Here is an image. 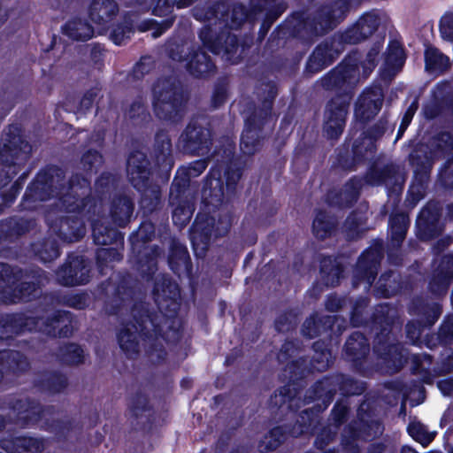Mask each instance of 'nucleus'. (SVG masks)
Here are the masks:
<instances>
[{"mask_svg": "<svg viewBox=\"0 0 453 453\" xmlns=\"http://www.w3.org/2000/svg\"><path fill=\"white\" fill-rule=\"evenodd\" d=\"M174 22V17H171L167 19L163 20L161 23H157L153 19H149L142 22L139 26L141 31L152 30V36L157 38L160 36L164 32L168 30Z\"/></svg>", "mask_w": 453, "mask_h": 453, "instance_id": "45", "label": "nucleus"}, {"mask_svg": "<svg viewBox=\"0 0 453 453\" xmlns=\"http://www.w3.org/2000/svg\"><path fill=\"white\" fill-rule=\"evenodd\" d=\"M391 237L395 244L398 245L405 237L409 219L404 213H399L392 216L389 220Z\"/></svg>", "mask_w": 453, "mask_h": 453, "instance_id": "37", "label": "nucleus"}, {"mask_svg": "<svg viewBox=\"0 0 453 453\" xmlns=\"http://www.w3.org/2000/svg\"><path fill=\"white\" fill-rule=\"evenodd\" d=\"M285 439V434L282 427H275L266 434L259 443L261 451H267L276 449Z\"/></svg>", "mask_w": 453, "mask_h": 453, "instance_id": "44", "label": "nucleus"}, {"mask_svg": "<svg viewBox=\"0 0 453 453\" xmlns=\"http://www.w3.org/2000/svg\"><path fill=\"white\" fill-rule=\"evenodd\" d=\"M383 94L380 88H368L358 96L355 104V117L360 122L372 119L380 111Z\"/></svg>", "mask_w": 453, "mask_h": 453, "instance_id": "17", "label": "nucleus"}, {"mask_svg": "<svg viewBox=\"0 0 453 453\" xmlns=\"http://www.w3.org/2000/svg\"><path fill=\"white\" fill-rule=\"evenodd\" d=\"M257 132L255 118L248 119L241 138V150L244 154L252 155L259 149Z\"/></svg>", "mask_w": 453, "mask_h": 453, "instance_id": "31", "label": "nucleus"}, {"mask_svg": "<svg viewBox=\"0 0 453 453\" xmlns=\"http://www.w3.org/2000/svg\"><path fill=\"white\" fill-rule=\"evenodd\" d=\"M302 332L309 338H313L319 334L320 328L319 325L316 321L315 316H312L305 320L303 325Z\"/></svg>", "mask_w": 453, "mask_h": 453, "instance_id": "56", "label": "nucleus"}, {"mask_svg": "<svg viewBox=\"0 0 453 453\" xmlns=\"http://www.w3.org/2000/svg\"><path fill=\"white\" fill-rule=\"evenodd\" d=\"M155 234L154 226L151 223H142L137 232L130 237L133 251H138L141 257L137 260V269L142 274H152L157 269L156 257L159 251L157 247L143 246L150 241Z\"/></svg>", "mask_w": 453, "mask_h": 453, "instance_id": "7", "label": "nucleus"}, {"mask_svg": "<svg viewBox=\"0 0 453 453\" xmlns=\"http://www.w3.org/2000/svg\"><path fill=\"white\" fill-rule=\"evenodd\" d=\"M90 269L83 257L76 256L65 264L57 273V279L61 285L75 286L88 281Z\"/></svg>", "mask_w": 453, "mask_h": 453, "instance_id": "15", "label": "nucleus"}, {"mask_svg": "<svg viewBox=\"0 0 453 453\" xmlns=\"http://www.w3.org/2000/svg\"><path fill=\"white\" fill-rule=\"evenodd\" d=\"M348 412V408L341 403H338L334 406L332 415L334 420L335 425H339L345 419V417Z\"/></svg>", "mask_w": 453, "mask_h": 453, "instance_id": "61", "label": "nucleus"}, {"mask_svg": "<svg viewBox=\"0 0 453 453\" xmlns=\"http://www.w3.org/2000/svg\"><path fill=\"white\" fill-rule=\"evenodd\" d=\"M132 29L129 26H117L111 34V39L115 44L120 45L130 37Z\"/></svg>", "mask_w": 453, "mask_h": 453, "instance_id": "53", "label": "nucleus"}, {"mask_svg": "<svg viewBox=\"0 0 453 453\" xmlns=\"http://www.w3.org/2000/svg\"><path fill=\"white\" fill-rule=\"evenodd\" d=\"M226 97V92L224 88H218L215 89L212 96V104L214 107H219L221 105Z\"/></svg>", "mask_w": 453, "mask_h": 453, "instance_id": "64", "label": "nucleus"}, {"mask_svg": "<svg viewBox=\"0 0 453 453\" xmlns=\"http://www.w3.org/2000/svg\"><path fill=\"white\" fill-rule=\"evenodd\" d=\"M118 12L113 0H93L89 6V17L95 23L104 24Z\"/></svg>", "mask_w": 453, "mask_h": 453, "instance_id": "30", "label": "nucleus"}, {"mask_svg": "<svg viewBox=\"0 0 453 453\" xmlns=\"http://www.w3.org/2000/svg\"><path fill=\"white\" fill-rule=\"evenodd\" d=\"M154 110L162 119L176 120L182 111V95L171 79L159 80L153 88Z\"/></svg>", "mask_w": 453, "mask_h": 453, "instance_id": "6", "label": "nucleus"}, {"mask_svg": "<svg viewBox=\"0 0 453 453\" xmlns=\"http://www.w3.org/2000/svg\"><path fill=\"white\" fill-rule=\"evenodd\" d=\"M380 14L372 11L363 14L357 22L339 35V40L347 44L358 43L371 36L380 23Z\"/></svg>", "mask_w": 453, "mask_h": 453, "instance_id": "12", "label": "nucleus"}, {"mask_svg": "<svg viewBox=\"0 0 453 453\" xmlns=\"http://www.w3.org/2000/svg\"><path fill=\"white\" fill-rule=\"evenodd\" d=\"M186 184L187 180H174L170 190V203L175 206L173 211V220L180 226H185L192 215L190 205L188 203H181L180 202Z\"/></svg>", "mask_w": 453, "mask_h": 453, "instance_id": "22", "label": "nucleus"}, {"mask_svg": "<svg viewBox=\"0 0 453 453\" xmlns=\"http://www.w3.org/2000/svg\"><path fill=\"white\" fill-rule=\"evenodd\" d=\"M127 172L130 182L135 188H144L150 174L146 156L138 151L133 153L128 157Z\"/></svg>", "mask_w": 453, "mask_h": 453, "instance_id": "23", "label": "nucleus"}, {"mask_svg": "<svg viewBox=\"0 0 453 453\" xmlns=\"http://www.w3.org/2000/svg\"><path fill=\"white\" fill-rule=\"evenodd\" d=\"M417 109H418V104L415 102L412 103L409 106V108L407 109V111H405V113H404V115L403 117V119H402V122H401V125H400V127H399L397 138H399L400 135H402V134L405 131V129L407 128V127L411 123V119H412V118H413Z\"/></svg>", "mask_w": 453, "mask_h": 453, "instance_id": "58", "label": "nucleus"}, {"mask_svg": "<svg viewBox=\"0 0 453 453\" xmlns=\"http://www.w3.org/2000/svg\"><path fill=\"white\" fill-rule=\"evenodd\" d=\"M403 48L397 42L390 43L385 58V65L389 73H395L404 63Z\"/></svg>", "mask_w": 453, "mask_h": 453, "instance_id": "35", "label": "nucleus"}, {"mask_svg": "<svg viewBox=\"0 0 453 453\" xmlns=\"http://www.w3.org/2000/svg\"><path fill=\"white\" fill-rule=\"evenodd\" d=\"M206 166L207 165L204 160L196 161L188 168L187 174L188 177L198 176L206 169Z\"/></svg>", "mask_w": 453, "mask_h": 453, "instance_id": "62", "label": "nucleus"}, {"mask_svg": "<svg viewBox=\"0 0 453 453\" xmlns=\"http://www.w3.org/2000/svg\"><path fill=\"white\" fill-rule=\"evenodd\" d=\"M179 145L186 153L196 156L207 155L211 145V132L196 121L191 122L180 136Z\"/></svg>", "mask_w": 453, "mask_h": 453, "instance_id": "10", "label": "nucleus"}, {"mask_svg": "<svg viewBox=\"0 0 453 453\" xmlns=\"http://www.w3.org/2000/svg\"><path fill=\"white\" fill-rule=\"evenodd\" d=\"M58 357L67 365H78L83 362V350L76 344H68L60 348Z\"/></svg>", "mask_w": 453, "mask_h": 453, "instance_id": "40", "label": "nucleus"}, {"mask_svg": "<svg viewBox=\"0 0 453 453\" xmlns=\"http://www.w3.org/2000/svg\"><path fill=\"white\" fill-rule=\"evenodd\" d=\"M434 273L429 282V289L435 295L447 292L453 279V256L445 255L434 265Z\"/></svg>", "mask_w": 453, "mask_h": 453, "instance_id": "21", "label": "nucleus"}, {"mask_svg": "<svg viewBox=\"0 0 453 453\" xmlns=\"http://www.w3.org/2000/svg\"><path fill=\"white\" fill-rule=\"evenodd\" d=\"M440 33L443 39L453 42V12L446 13L441 17Z\"/></svg>", "mask_w": 453, "mask_h": 453, "instance_id": "51", "label": "nucleus"}, {"mask_svg": "<svg viewBox=\"0 0 453 453\" xmlns=\"http://www.w3.org/2000/svg\"><path fill=\"white\" fill-rule=\"evenodd\" d=\"M71 322L69 312L54 311L47 320L43 319L27 318L26 319L25 327L28 330H39L49 335H64L67 334V330H64L67 326V323Z\"/></svg>", "mask_w": 453, "mask_h": 453, "instance_id": "16", "label": "nucleus"}, {"mask_svg": "<svg viewBox=\"0 0 453 453\" xmlns=\"http://www.w3.org/2000/svg\"><path fill=\"white\" fill-rule=\"evenodd\" d=\"M66 303L69 306L81 310L86 306V297L83 295H75L70 296Z\"/></svg>", "mask_w": 453, "mask_h": 453, "instance_id": "63", "label": "nucleus"}, {"mask_svg": "<svg viewBox=\"0 0 453 453\" xmlns=\"http://www.w3.org/2000/svg\"><path fill=\"white\" fill-rule=\"evenodd\" d=\"M32 147L19 135L14 134L9 139H5L0 149V160L5 164H10V168H13L12 174H17L19 166L23 165L31 153Z\"/></svg>", "mask_w": 453, "mask_h": 453, "instance_id": "13", "label": "nucleus"}, {"mask_svg": "<svg viewBox=\"0 0 453 453\" xmlns=\"http://www.w3.org/2000/svg\"><path fill=\"white\" fill-rule=\"evenodd\" d=\"M39 280L37 282H23L18 288L14 290L15 298L19 301H30L39 294V287L42 285L44 281H47V278L39 274Z\"/></svg>", "mask_w": 453, "mask_h": 453, "instance_id": "38", "label": "nucleus"}, {"mask_svg": "<svg viewBox=\"0 0 453 453\" xmlns=\"http://www.w3.org/2000/svg\"><path fill=\"white\" fill-rule=\"evenodd\" d=\"M439 337L444 343L453 342V316H449L440 329Z\"/></svg>", "mask_w": 453, "mask_h": 453, "instance_id": "55", "label": "nucleus"}, {"mask_svg": "<svg viewBox=\"0 0 453 453\" xmlns=\"http://www.w3.org/2000/svg\"><path fill=\"white\" fill-rule=\"evenodd\" d=\"M351 5L348 0H337L331 4L323 6L319 11L315 30L318 33H324L334 27L344 19Z\"/></svg>", "mask_w": 453, "mask_h": 453, "instance_id": "18", "label": "nucleus"}, {"mask_svg": "<svg viewBox=\"0 0 453 453\" xmlns=\"http://www.w3.org/2000/svg\"><path fill=\"white\" fill-rule=\"evenodd\" d=\"M362 180L358 179L350 180L345 186L344 196H346L347 203H350L357 199L358 192L362 188Z\"/></svg>", "mask_w": 453, "mask_h": 453, "instance_id": "54", "label": "nucleus"}, {"mask_svg": "<svg viewBox=\"0 0 453 453\" xmlns=\"http://www.w3.org/2000/svg\"><path fill=\"white\" fill-rule=\"evenodd\" d=\"M349 104L347 95L336 96L328 103L324 124V132L328 138L336 139L342 134Z\"/></svg>", "mask_w": 453, "mask_h": 453, "instance_id": "11", "label": "nucleus"}, {"mask_svg": "<svg viewBox=\"0 0 453 453\" xmlns=\"http://www.w3.org/2000/svg\"><path fill=\"white\" fill-rule=\"evenodd\" d=\"M274 2L275 0H250L249 12H247L243 5H234L232 10L226 14V24L232 29H237L248 18L256 19L261 15H264L265 20L262 24V29L266 32L272 23L287 8L284 3L274 4Z\"/></svg>", "mask_w": 453, "mask_h": 453, "instance_id": "5", "label": "nucleus"}, {"mask_svg": "<svg viewBox=\"0 0 453 453\" xmlns=\"http://www.w3.org/2000/svg\"><path fill=\"white\" fill-rule=\"evenodd\" d=\"M410 435L419 441L422 445H427L434 437V434L429 433L424 425L419 422H412L408 426Z\"/></svg>", "mask_w": 453, "mask_h": 453, "instance_id": "46", "label": "nucleus"}, {"mask_svg": "<svg viewBox=\"0 0 453 453\" xmlns=\"http://www.w3.org/2000/svg\"><path fill=\"white\" fill-rule=\"evenodd\" d=\"M381 259V254L378 250H368L365 251L358 259L355 269L354 285L358 281H365V288L369 289L375 280L378 273V266Z\"/></svg>", "mask_w": 453, "mask_h": 453, "instance_id": "20", "label": "nucleus"}, {"mask_svg": "<svg viewBox=\"0 0 453 453\" xmlns=\"http://www.w3.org/2000/svg\"><path fill=\"white\" fill-rule=\"evenodd\" d=\"M374 350L386 361L392 362L395 370L400 369L407 359L405 350L400 344L390 343L385 345L381 342V336L377 337Z\"/></svg>", "mask_w": 453, "mask_h": 453, "instance_id": "27", "label": "nucleus"}, {"mask_svg": "<svg viewBox=\"0 0 453 453\" xmlns=\"http://www.w3.org/2000/svg\"><path fill=\"white\" fill-rule=\"evenodd\" d=\"M12 412L10 418L20 423L21 425H30L40 421L49 410H44L42 406L28 398H19L10 403Z\"/></svg>", "mask_w": 453, "mask_h": 453, "instance_id": "14", "label": "nucleus"}, {"mask_svg": "<svg viewBox=\"0 0 453 453\" xmlns=\"http://www.w3.org/2000/svg\"><path fill=\"white\" fill-rule=\"evenodd\" d=\"M92 221L93 238L96 244L108 245L117 240L119 233L113 229L104 226L101 219H94L91 216L88 217Z\"/></svg>", "mask_w": 453, "mask_h": 453, "instance_id": "33", "label": "nucleus"}, {"mask_svg": "<svg viewBox=\"0 0 453 453\" xmlns=\"http://www.w3.org/2000/svg\"><path fill=\"white\" fill-rule=\"evenodd\" d=\"M175 2L176 0H157L153 13L159 17L168 15L172 12Z\"/></svg>", "mask_w": 453, "mask_h": 453, "instance_id": "57", "label": "nucleus"}, {"mask_svg": "<svg viewBox=\"0 0 453 453\" xmlns=\"http://www.w3.org/2000/svg\"><path fill=\"white\" fill-rule=\"evenodd\" d=\"M145 113V108L143 102L139 99L134 101L127 111V116L129 119H135L136 117L142 116Z\"/></svg>", "mask_w": 453, "mask_h": 453, "instance_id": "60", "label": "nucleus"}, {"mask_svg": "<svg viewBox=\"0 0 453 453\" xmlns=\"http://www.w3.org/2000/svg\"><path fill=\"white\" fill-rule=\"evenodd\" d=\"M426 69L432 73H442L450 66L449 58L434 47L425 52Z\"/></svg>", "mask_w": 453, "mask_h": 453, "instance_id": "32", "label": "nucleus"}, {"mask_svg": "<svg viewBox=\"0 0 453 453\" xmlns=\"http://www.w3.org/2000/svg\"><path fill=\"white\" fill-rule=\"evenodd\" d=\"M366 217L364 214L353 213L345 221L344 228L349 239L357 238L365 231Z\"/></svg>", "mask_w": 453, "mask_h": 453, "instance_id": "41", "label": "nucleus"}, {"mask_svg": "<svg viewBox=\"0 0 453 453\" xmlns=\"http://www.w3.org/2000/svg\"><path fill=\"white\" fill-rule=\"evenodd\" d=\"M63 33L75 41H87L93 37L94 29L85 19L73 18L62 27Z\"/></svg>", "mask_w": 453, "mask_h": 453, "instance_id": "29", "label": "nucleus"}, {"mask_svg": "<svg viewBox=\"0 0 453 453\" xmlns=\"http://www.w3.org/2000/svg\"><path fill=\"white\" fill-rule=\"evenodd\" d=\"M67 387V379L60 373H50L41 381V388L49 394H58Z\"/></svg>", "mask_w": 453, "mask_h": 453, "instance_id": "39", "label": "nucleus"}, {"mask_svg": "<svg viewBox=\"0 0 453 453\" xmlns=\"http://www.w3.org/2000/svg\"><path fill=\"white\" fill-rule=\"evenodd\" d=\"M63 180V172L58 168L40 173L27 190L23 206L31 209L30 203L56 196L58 201L52 203L55 208L46 214L47 224L61 240L73 242L85 235L83 218L91 213L95 216L101 205L88 197L90 187L86 178L75 176L68 186H65Z\"/></svg>", "mask_w": 453, "mask_h": 453, "instance_id": "1", "label": "nucleus"}, {"mask_svg": "<svg viewBox=\"0 0 453 453\" xmlns=\"http://www.w3.org/2000/svg\"><path fill=\"white\" fill-rule=\"evenodd\" d=\"M36 256L43 262H50L59 256L58 247L55 241L47 240L34 247Z\"/></svg>", "mask_w": 453, "mask_h": 453, "instance_id": "43", "label": "nucleus"}, {"mask_svg": "<svg viewBox=\"0 0 453 453\" xmlns=\"http://www.w3.org/2000/svg\"><path fill=\"white\" fill-rule=\"evenodd\" d=\"M334 220L323 211H319L313 220L312 230L319 239H325L334 228Z\"/></svg>", "mask_w": 453, "mask_h": 453, "instance_id": "36", "label": "nucleus"}, {"mask_svg": "<svg viewBox=\"0 0 453 453\" xmlns=\"http://www.w3.org/2000/svg\"><path fill=\"white\" fill-rule=\"evenodd\" d=\"M213 36L212 29L209 27H204L199 34V37L203 45L215 54L225 52L228 55L236 51L238 42L235 35L228 34L224 43H222L224 35L218 37L216 40L213 39Z\"/></svg>", "mask_w": 453, "mask_h": 453, "instance_id": "24", "label": "nucleus"}, {"mask_svg": "<svg viewBox=\"0 0 453 453\" xmlns=\"http://www.w3.org/2000/svg\"><path fill=\"white\" fill-rule=\"evenodd\" d=\"M155 148L158 152V161L165 160V158L170 155L172 143L169 136L165 133L160 132L157 134Z\"/></svg>", "mask_w": 453, "mask_h": 453, "instance_id": "49", "label": "nucleus"}, {"mask_svg": "<svg viewBox=\"0 0 453 453\" xmlns=\"http://www.w3.org/2000/svg\"><path fill=\"white\" fill-rule=\"evenodd\" d=\"M203 196L206 200H208L209 203H212L211 196H214L217 202H220L223 196L220 179L210 178L207 180L203 191Z\"/></svg>", "mask_w": 453, "mask_h": 453, "instance_id": "47", "label": "nucleus"}, {"mask_svg": "<svg viewBox=\"0 0 453 453\" xmlns=\"http://www.w3.org/2000/svg\"><path fill=\"white\" fill-rule=\"evenodd\" d=\"M369 350L365 337L360 333L353 334L346 342L345 351L354 359L365 357Z\"/></svg>", "mask_w": 453, "mask_h": 453, "instance_id": "34", "label": "nucleus"}, {"mask_svg": "<svg viewBox=\"0 0 453 453\" xmlns=\"http://www.w3.org/2000/svg\"><path fill=\"white\" fill-rule=\"evenodd\" d=\"M344 44L343 41L339 40V35H337L331 42L319 45L309 59V68L317 72L331 64L343 50Z\"/></svg>", "mask_w": 453, "mask_h": 453, "instance_id": "19", "label": "nucleus"}, {"mask_svg": "<svg viewBox=\"0 0 453 453\" xmlns=\"http://www.w3.org/2000/svg\"><path fill=\"white\" fill-rule=\"evenodd\" d=\"M84 170L92 171L94 168H96L102 163V157L97 153V151L88 150L85 153L81 161Z\"/></svg>", "mask_w": 453, "mask_h": 453, "instance_id": "52", "label": "nucleus"}, {"mask_svg": "<svg viewBox=\"0 0 453 453\" xmlns=\"http://www.w3.org/2000/svg\"><path fill=\"white\" fill-rule=\"evenodd\" d=\"M96 259L98 266L103 271L104 265L114 261H119L121 259V255L115 249L101 248L96 252Z\"/></svg>", "mask_w": 453, "mask_h": 453, "instance_id": "50", "label": "nucleus"}, {"mask_svg": "<svg viewBox=\"0 0 453 453\" xmlns=\"http://www.w3.org/2000/svg\"><path fill=\"white\" fill-rule=\"evenodd\" d=\"M3 449L8 453H40L44 449V443L35 438L18 437L4 441Z\"/></svg>", "mask_w": 453, "mask_h": 453, "instance_id": "26", "label": "nucleus"}, {"mask_svg": "<svg viewBox=\"0 0 453 453\" xmlns=\"http://www.w3.org/2000/svg\"><path fill=\"white\" fill-rule=\"evenodd\" d=\"M188 253L183 247H177L169 257V265L173 271L178 273L181 267L188 266Z\"/></svg>", "mask_w": 453, "mask_h": 453, "instance_id": "48", "label": "nucleus"}, {"mask_svg": "<svg viewBox=\"0 0 453 453\" xmlns=\"http://www.w3.org/2000/svg\"><path fill=\"white\" fill-rule=\"evenodd\" d=\"M232 224L228 215L198 214L193 224L190 239L196 257H203L212 240L225 235Z\"/></svg>", "mask_w": 453, "mask_h": 453, "instance_id": "4", "label": "nucleus"}, {"mask_svg": "<svg viewBox=\"0 0 453 453\" xmlns=\"http://www.w3.org/2000/svg\"><path fill=\"white\" fill-rule=\"evenodd\" d=\"M380 48L379 43L373 45L362 60L357 53L349 55L322 79V86L326 89L347 90L357 84L361 79H366L376 66Z\"/></svg>", "mask_w": 453, "mask_h": 453, "instance_id": "2", "label": "nucleus"}, {"mask_svg": "<svg viewBox=\"0 0 453 453\" xmlns=\"http://www.w3.org/2000/svg\"><path fill=\"white\" fill-rule=\"evenodd\" d=\"M134 211V203L127 196L114 198L111 204L110 215L112 222L119 226H125Z\"/></svg>", "mask_w": 453, "mask_h": 453, "instance_id": "25", "label": "nucleus"}, {"mask_svg": "<svg viewBox=\"0 0 453 453\" xmlns=\"http://www.w3.org/2000/svg\"><path fill=\"white\" fill-rule=\"evenodd\" d=\"M427 149L428 146L421 145L411 155L413 165H420L422 170L426 172L436 159L445 158L447 163H450L453 160V134L442 133L439 134L430 142L429 154H427Z\"/></svg>", "mask_w": 453, "mask_h": 453, "instance_id": "8", "label": "nucleus"}, {"mask_svg": "<svg viewBox=\"0 0 453 453\" xmlns=\"http://www.w3.org/2000/svg\"><path fill=\"white\" fill-rule=\"evenodd\" d=\"M175 50H170V57L173 60L186 61L189 73L196 77L205 76L214 69V64L210 58L200 49H195L189 43L177 46Z\"/></svg>", "mask_w": 453, "mask_h": 453, "instance_id": "9", "label": "nucleus"}, {"mask_svg": "<svg viewBox=\"0 0 453 453\" xmlns=\"http://www.w3.org/2000/svg\"><path fill=\"white\" fill-rule=\"evenodd\" d=\"M333 264V260L328 257L325 258L321 264V273L325 275V282L326 285L335 286L342 273V268L338 264Z\"/></svg>", "mask_w": 453, "mask_h": 453, "instance_id": "42", "label": "nucleus"}, {"mask_svg": "<svg viewBox=\"0 0 453 453\" xmlns=\"http://www.w3.org/2000/svg\"><path fill=\"white\" fill-rule=\"evenodd\" d=\"M365 181L370 185H380L384 183L388 186L394 184L400 188L401 177L397 174L392 165H387L380 169L377 166L372 167L365 177Z\"/></svg>", "mask_w": 453, "mask_h": 453, "instance_id": "28", "label": "nucleus"}, {"mask_svg": "<svg viewBox=\"0 0 453 453\" xmlns=\"http://www.w3.org/2000/svg\"><path fill=\"white\" fill-rule=\"evenodd\" d=\"M134 314L135 322L139 325V329L136 325L133 323H127L124 326L118 335L119 344L123 351L127 355L136 354L139 351V342L137 341L138 331L143 336H145L150 342L149 355L152 361L163 358L164 351L158 349V330L155 326L153 320L148 314L147 311H136Z\"/></svg>", "mask_w": 453, "mask_h": 453, "instance_id": "3", "label": "nucleus"}, {"mask_svg": "<svg viewBox=\"0 0 453 453\" xmlns=\"http://www.w3.org/2000/svg\"><path fill=\"white\" fill-rule=\"evenodd\" d=\"M99 90L97 88H92L87 91L82 98L81 99L80 106L81 111H87L90 109L97 97Z\"/></svg>", "mask_w": 453, "mask_h": 453, "instance_id": "59", "label": "nucleus"}]
</instances>
